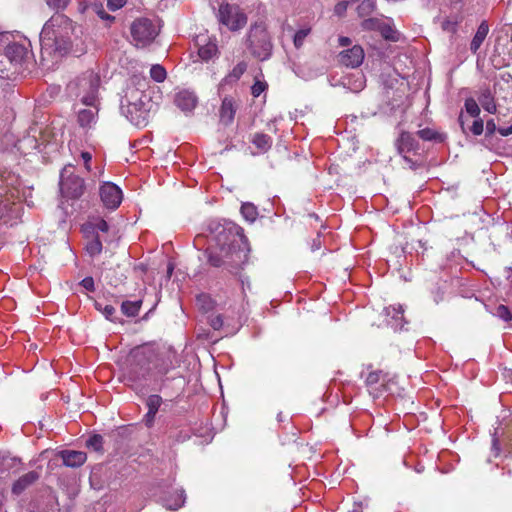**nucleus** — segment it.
<instances>
[{"instance_id":"obj_11","label":"nucleus","mask_w":512,"mask_h":512,"mask_svg":"<svg viewBox=\"0 0 512 512\" xmlns=\"http://www.w3.org/2000/svg\"><path fill=\"white\" fill-rule=\"evenodd\" d=\"M177 359L174 351L160 353L156 350V356L153 359L152 370L153 380L157 381L164 377L167 373L177 367Z\"/></svg>"},{"instance_id":"obj_5","label":"nucleus","mask_w":512,"mask_h":512,"mask_svg":"<svg viewBox=\"0 0 512 512\" xmlns=\"http://www.w3.org/2000/svg\"><path fill=\"white\" fill-rule=\"evenodd\" d=\"M245 46L252 57L266 61L273 53L272 37L263 21L252 24L247 32Z\"/></svg>"},{"instance_id":"obj_61","label":"nucleus","mask_w":512,"mask_h":512,"mask_svg":"<svg viewBox=\"0 0 512 512\" xmlns=\"http://www.w3.org/2000/svg\"><path fill=\"white\" fill-rule=\"evenodd\" d=\"M458 121H459L462 131L464 133H466V126H465L466 120H465V117L462 112L459 115Z\"/></svg>"},{"instance_id":"obj_45","label":"nucleus","mask_w":512,"mask_h":512,"mask_svg":"<svg viewBox=\"0 0 512 512\" xmlns=\"http://www.w3.org/2000/svg\"><path fill=\"white\" fill-rule=\"evenodd\" d=\"M12 203L7 198H0V219L7 216L13 209Z\"/></svg>"},{"instance_id":"obj_25","label":"nucleus","mask_w":512,"mask_h":512,"mask_svg":"<svg viewBox=\"0 0 512 512\" xmlns=\"http://www.w3.org/2000/svg\"><path fill=\"white\" fill-rule=\"evenodd\" d=\"M246 69H247V64L245 62H239L232 69V71L222 79L220 86H225L227 84L237 82L240 79V77L244 74Z\"/></svg>"},{"instance_id":"obj_55","label":"nucleus","mask_w":512,"mask_h":512,"mask_svg":"<svg viewBox=\"0 0 512 512\" xmlns=\"http://www.w3.org/2000/svg\"><path fill=\"white\" fill-rule=\"evenodd\" d=\"M156 414L157 413L152 411H147L145 414L143 421L148 428H151L154 425Z\"/></svg>"},{"instance_id":"obj_64","label":"nucleus","mask_w":512,"mask_h":512,"mask_svg":"<svg viewBox=\"0 0 512 512\" xmlns=\"http://www.w3.org/2000/svg\"><path fill=\"white\" fill-rule=\"evenodd\" d=\"M351 512H362L361 506H356Z\"/></svg>"},{"instance_id":"obj_19","label":"nucleus","mask_w":512,"mask_h":512,"mask_svg":"<svg viewBox=\"0 0 512 512\" xmlns=\"http://www.w3.org/2000/svg\"><path fill=\"white\" fill-rule=\"evenodd\" d=\"M174 102L183 112H191L197 104L196 95L188 90H182L176 93Z\"/></svg>"},{"instance_id":"obj_3","label":"nucleus","mask_w":512,"mask_h":512,"mask_svg":"<svg viewBox=\"0 0 512 512\" xmlns=\"http://www.w3.org/2000/svg\"><path fill=\"white\" fill-rule=\"evenodd\" d=\"M156 349L152 345H142L130 351L126 358L123 378L131 385L153 380L152 363Z\"/></svg>"},{"instance_id":"obj_51","label":"nucleus","mask_w":512,"mask_h":512,"mask_svg":"<svg viewBox=\"0 0 512 512\" xmlns=\"http://www.w3.org/2000/svg\"><path fill=\"white\" fill-rule=\"evenodd\" d=\"M93 227H94V229L104 232V233L108 232V230H109L108 223L102 218L96 219V221L93 223Z\"/></svg>"},{"instance_id":"obj_20","label":"nucleus","mask_w":512,"mask_h":512,"mask_svg":"<svg viewBox=\"0 0 512 512\" xmlns=\"http://www.w3.org/2000/svg\"><path fill=\"white\" fill-rule=\"evenodd\" d=\"M98 107L97 104L88 106L86 109L79 110L78 123L82 128H91L97 121Z\"/></svg>"},{"instance_id":"obj_43","label":"nucleus","mask_w":512,"mask_h":512,"mask_svg":"<svg viewBox=\"0 0 512 512\" xmlns=\"http://www.w3.org/2000/svg\"><path fill=\"white\" fill-rule=\"evenodd\" d=\"M496 316H498L499 318H501L502 320L508 322L510 320H512V313L510 312L509 308L505 305H499L497 308H496V312H495Z\"/></svg>"},{"instance_id":"obj_28","label":"nucleus","mask_w":512,"mask_h":512,"mask_svg":"<svg viewBox=\"0 0 512 512\" xmlns=\"http://www.w3.org/2000/svg\"><path fill=\"white\" fill-rule=\"evenodd\" d=\"M240 211L244 219L250 223H253L258 217V209L253 203H243Z\"/></svg>"},{"instance_id":"obj_52","label":"nucleus","mask_w":512,"mask_h":512,"mask_svg":"<svg viewBox=\"0 0 512 512\" xmlns=\"http://www.w3.org/2000/svg\"><path fill=\"white\" fill-rule=\"evenodd\" d=\"M126 2L127 0H108L107 6L110 10L115 11L122 8Z\"/></svg>"},{"instance_id":"obj_42","label":"nucleus","mask_w":512,"mask_h":512,"mask_svg":"<svg viewBox=\"0 0 512 512\" xmlns=\"http://www.w3.org/2000/svg\"><path fill=\"white\" fill-rule=\"evenodd\" d=\"M47 6L54 10H64L71 0H44Z\"/></svg>"},{"instance_id":"obj_56","label":"nucleus","mask_w":512,"mask_h":512,"mask_svg":"<svg viewBox=\"0 0 512 512\" xmlns=\"http://www.w3.org/2000/svg\"><path fill=\"white\" fill-rule=\"evenodd\" d=\"M81 158L84 161L85 169L89 172L91 171L90 162L92 160V155L90 152L84 151L81 153Z\"/></svg>"},{"instance_id":"obj_10","label":"nucleus","mask_w":512,"mask_h":512,"mask_svg":"<svg viewBox=\"0 0 512 512\" xmlns=\"http://www.w3.org/2000/svg\"><path fill=\"white\" fill-rule=\"evenodd\" d=\"M396 147L403 160L411 169L417 168V163L407 156V153L418 154L420 145L416 136L410 132H402L396 141Z\"/></svg>"},{"instance_id":"obj_14","label":"nucleus","mask_w":512,"mask_h":512,"mask_svg":"<svg viewBox=\"0 0 512 512\" xmlns=\"http://www.w3.org/2000/svg\"><path fill=\"white\" fill-rule=\"evenodd\" d=\"M364 56L363 48L360 45H354L339 54V62L346 67L356 68L362 64Z\"/></svg>"},{"instance_id":"obj_36","label":"nucleus","mask_w":512,"mask_h":512,"mask_svg":"<svg viewBox=\"0 0 512 512\" xmlns=\"http://www.w3.org/2000/svg\"><path fill=\"white\" fill-rule=\"evenodd\" d=\"M177 497L175 501L172 503L170 500H165V506L170 510H177L184 505L185 502V492L184 490H179L176 493Z\"/></svg>"},{"instance_id":"obj_53","label":"nucleus","mask_w":512,"mask_h":512,"mask_svg":"<svg viewBox=\"0 0 512 512\" xmlns=\"http://www.w3.org/2000/svg\"><path fill=\"white\" fill-rule=\"evenodd\" d=\"M348 1L343 0L338 2L334 7V12L338 16H342L347 10Z\"/></svg>"},{"instance_id":"obj_37","label":"nucleus","mask_w":512,"mask_h":512,"mask_svg":"<svg viewBox=\"0 0 512 512\" xmlns=\"http://www.w3.org/2000/svg\"><path fill=\"white\" fill-rule=\"evenodd\" d=\"M197 305L199 308L205 312H208L214 307V301L210 296L206 294H201L196 299Z\"/></svg>"},{"instance_id":"obj_57","label":"nucleus","mask_w":512,"mask_h":512,"mask_svg":"<svg viewBox=\"0 0 512 512\" xmlns=\"http://www.w3.org/2000/svg\"><path fill=\"white\" fill-rule=\"evenodd\" d=\"M496 131H498L496 123L493 119H490L486 122V134L493 135Z\"/></svg>"},{"instance_id":"obj_63","label":"nucleus","mask_w":512,"mask_h":512,"mask_svg":"<svg viewBox=\"0 0 512 512\" xmlns=\"http://www.w3.org/2000/svg\"><path fill=\"white\" fill-rule=\"evenodd\" d=\"M173 265L172 264H169L168 265V269H167V273H168V276H171L172 272H173Z\"/></svg>"},{"instance_id":"obj_6","label":"nucleus","mask_w":512,"mask_h":512,"mask_svg":"<svg viewBox=\"0 0 512 512\" xmlns=\"http://www.w3.org/2000/svg\"><path fill=\"white\" fill-rule=\"evenodd\" d=\"M100 76L92 70H88L71 81L67 89L71 95L79 98L86 106L98 104V90Z\"/></svg>"},{"instance_id":"obj_30","label":"nucleus","mask_w":512,"mask_h":512,"mask_svg":"<svg viewBox=\"0 0 512 512\" xmlns=\"http://www.w3.org/2000/svg\"><path fill=\"white\" fill-rule=\"evenodd\" d=\"M142 302L140 300L138 301H124L121 305V310L123 314H125L128 317H134L138 314L140 308H141Z\"/></svg>"},{"instance_id":"obj_23","label":"nucleus","mask_w":512,"mask_h":512,"mask_svg":"<svg viewBox=\"0 0 512 512\" xmlns=\"http://www.w3.org/2000/svg\"><path fill=\"white\" fill-rule=\"evenodd\" d=\"M489 33V25L486 20H483L480 25L477 28V31L475 35L473 36L471 43H470V51L473 54H476L483 44L484 40L486 39L487 35Z\"/></svg>"},{"instance_id":"obj_62","label":"nucleus","mask_w":512,"mask_h":512,"mask_svg":"<svg viewBox=\"0 0 512 512\" xmlns=\"http://www.w3.org/2000/svg\"><path fill=\"white\" fill-rule=\"evenodd\" d=\"M99 15H100V17H101V18H103V19H109V20L114 19V17H112V16H110V15H108V14L104 13V12L100 13Z\"/></svg>"},{"instance_id":"obj_7","label":"nucleus","mask_w":512,"mask_h":512,"mask_svg":"<svg viewBox=\"0 0 512 512\" xmlns=\"http://www.w3.org/2000/svg\"><path fill=\"white\" fill-rule=\"evenodd\" d=\"M130 33L135 46L146 47L155 40L159 29L151 19L141 17L132 22Z\"/></svg>"},{"instance_id":"obj_24","label":"nucleus","mask_w":512,"mask_h":512,"mask_svg":"<svg viewBox=\"0 0 512 512\" xmlns=\"http://www.w3.org/2000/svg\"><path fill=\"white\" fill-rule=\"evenodd\" d=\"M250 141L258 149L259 153L268 152L273 144L272 137L262 132L253 134Z\"/></svg>"},{"instance_id":"obj_21","label":"nucleus","mask_w":512,"mask_h":512,"mask_svg":"<svg viewBox=\"0 0 512 512\" xmlns=\"http://www.w3.org/2000/svg\"><path fill=\"white\" fill-rule=\"evenodd\" d=\"M39 477L40 475L36 471H30L22 475L18 480L14 482L12 486V493L15 495H20L29 486L35 483L39 479Z\"/></svg>"},{"instance_id":"obj_9","label":"nucleus","mask_w":512,"mask_h":512,"mask_svg":"<svg viewBox=\"0 0 512 512\" xmlns=\"http://www.w3.org/2000/svg\"><path fill=\"white\" fill-rule=\"evenodd\" d=\"M218 19L231 31H238L247 23V16L240 7L228 3L220 5Z\"/></svg>"},{"instance_id":"obj_1","label":"nucleus","mask_w":512,"mask_h":512,"mask_svg":"<svg viewBox=\"0 0 512 512\" xmlns=\"http://www.w3.org/2000/svg\"><path fill=\"white\" fill-rule=\"evenodd\" d=\"M209 247L205 250L208 263L237 273L248 261V240L242 229L231 222L213 220L208 224Z\"/></svg>"},{"instance_id":"obj_50","label":"nucleus","mask_w":512,"mask_h":512,"mask_svg":"<svg viewBox=\"0 0 512 512\" xmlns=\"http://www.w3.org/2000/svg\"><path fill=\"white\" fill-rule=\"evenodd\" d=\"M457 26V20L446 19L442 22V29L450 33H455L457 31Z\"/></svg>"},{"instance_id":"obj_35","label":"nucleus","mask_w":512,"mask_h":512,"mask_svg":"<svg viewBox=\"0 0 512 512\" xmlns=\"http://www.w3.org/2000/svg\"><path fill=\"white\" fill-rule=\"evenodd\" d=\"M384 21L378 18H367L361 23V27L364 30L379 31Z\"/></svg>"},{"instance_id":"obj_39","label":"nucleus","mask_w":512,"mask_h":512,"mask_svg":"<svg viewBox=\"0 0 512 512\" xmlns=\"http://www.w3.org/2000/svg\"><path fill=\"white\" fill-rule=\"evenodd\" d=\"M150 76L156 82H163L166 78V70L161 65H153L150 69Z\"/></svg>"},{"instance_id":"obj_17","label":"nucleus","mask_w":512,"mask_h":512,"mask_svg":"<svg viewBox=\"0 0 512 512\" xmlns=\"http://www.w3.org/2000/svg\"><path fill=\"white\" fill-rule=\"evenodd\" d=\"M198 45V55L203 61L208 62L209 60L217 57L218 46L216 39H204L201 37L198 39Z\"/></svg>"},{"instance_id":"obj_59","label":"nucleus","mask_w":512,"mask_h":512,"mask_svg":"<svg viewBox=\"0 0 512 512\" xmlns=\"http://www.w3.org/2000/svg\"><path fill=\"white\" fill-rule=\"evenodd\" d=\"M498 132L502 136H509L512 134V124L508 127L498 128Z\"/></svg>"},{"instance_id":"obj_22","label":"nucleus","mask_w":512,"mask_h":512,"mask_svg":"<svg viewBox=\"0 0 512 512\" xmlns=\"http://www.w3.org/2000/svg\"><path fill=\"white\" fill-rule=\"evenodd\" d=\"M61 458L65 466L74 468L83 465L87 456L82 451L65 450L61 452Z\"/></svg>"},{"instance_id":"obj_18","label":"nucleus","mask_w":512,"mask_h":512,"mask_svg":"<svg viewBox=\"0 0 512 512\" xmlns=\"http://www.w3.org/2000/svg\"><path fill=\"white\" fill-rule=\"evenodd\" d=\"M237 106L231 97H224L219 109L220 122L225 126L230 125L235 117Z\"/></svg>"},{"instance_id":"obj_32","label":"nucleus","mask_w":512,"mask_h":512,"mask_svg":"<svg viewBox=\"0 0 512 512\" xmlns=\"http://www.w3.org/2000/svg\"><path fill=\"white\" fill-rule=\"evenodd\" d=\"M417 136L424 141H442V136L431 128H424L417 132Z\"/></svg>"},{"instance_id":"obj_33","label":"nucleus","mask_w":512,"mask_h":512,"mask_svg":"<svg viewBox=\"0 0 512 512\" xmlns=\"http://www.w3.org/2000/svg\"><path fill=\"white\" fill-rule=\"evenodd\" d=\"M103 437L99 434H94L88 438L86 441V446L88 448L93 449L96 452H101L103 450Z\"/></svg>"},{"instance_id":"obj_2","label":"nucleus","mask_w":512,"mask_h":512,"mask_svg":"<svg viewBox=\"0 0 512 512\" xmlns=\"http://www.w3.org/2000/svg\"><path fill=\"white\" fill-rule=\"evenodd\" d=\"M75 29L74 23L66 15L54 14L41 30L40 42L42 49L51 50L59 55L77 54L78 51H73Z\"/></svg>"},{"instance_id":"obj_60","label":"nucleus","mask_w":512,"mask_h":512,"mask_svg":"<svg viewBox=\"0 0 512 512\" xmlns=\"http://www.w3.org/2000/svg\"><path fill=\"white\" fill-rule=\"evenodd\" d=\"M339 44L340 46L342 47H346V46H349L351 44V39L348 38V37H345V36H341L339 38Z\"/></svg>"},{"instance_id":"obj_49","label":"nucleus","mask_w":512,"mask_h":512,"mask_svg":"<svg viewBox=\"0 0 512 512\" xmlns=\"http://www.w3.org/2000/svg\"><path fill=\"white\" fill-rule=\"evenodd\" d=\"M208 322L214 330H220L223 326V318L221 315H210Z\"/></svg>"},{"instance_id":"obj_34","label":"nucleus","mask_w":512,"mask_h":512,"mask_svg":"<svg viewBox=\"0 0 512 512\" xmlns=\"http://www.w3.org/2000/svg\"><path fill=\"white\" fill-rule=\"evenodd\" d=\"M375 9L374 0H362L357 7L359 16L364 17L371 14Z\"/></svg>"},{"instance_id":"obj_26","label":"nucleus","mask_w":512,"mask_h":512,"mask_svg":"<svg viewBox=\"0 0 512 512\" xmlns=\"http://www.w3.org/2000/svg\"><path fill=\"white\" fill-rule=\"evenodd\" d=\"M353 77L355 78L353 83H351V80H352L351 77H345L343 79V85L353 92H359L365 86L364 76L361 73H357V74L353 75Z\"/></svg>"},{"instance_id":"obj_40","label":"nucleus","mask_w":512,"mask_h":512,"mask_svg":"<svg viewBox=\"0 0 512 512\" xmlns=\"http://www.w3.org/2000/svg\"><path fill=\"white\" fill-rule=\"evenodd\" d=\"M465 109H466V112L471 117H475L476 118L480 114V108H479L477 102L474 99H472V98L466 99V101H465Z\"/></svg>"},{"instance_id":"obj_4","label":"nucleus","mask_w":512,"mask_h":512,"mask_svg":"<svg viewBox=\"0 0 512 512\" xmlns=\"http://www.w3.org/2000/svg\"><path fill=\"white\" fill-rule=\"evenodd\" d=\"M145 87V80H132V84L127 86L121 98L123 113L137 125L146 120L151 106V97L145 92Z\"/></svg>"},{"instance_id":"obj_38","label":"nucleus","mask_w":512,"mask_h":512,"mask_svg":"<svg viewBox=\"0 0 512 512\" xmlns=\"http://www.w3.org/2000/svg\"><path fill=\"white\" fill-rule=\"evenodd\" d=\"M162 404L161 396L157 394L150 395L146 400L148 411L157 413Z\"/></svg>"},{"instance_id":"obj_8","label":"nucleus","mask_w":512,"mask_h":512,"mask_svg":"<svg viewBox=\"0 0 512 512\" xmlns=\"http://www.w3.org/2000/svg\"><path fill=\"white\" fill-rule=\"evenodd\" d=\"M60 191L64 197L79 198L85 188L84 180L77 175H74L73 166H65L60 174Z\"/></svg>"},{"instance_id":"obj_58","label":"nucleus","mask_w":512,"mask_h":512,"mask_svg":"<svg viewBox=\"0 0 512 512\" xmlns=\"http://www.w3.org/2000/svg\"><path fill=\"white\" fill-rule=\"evenodd\" d=\"M492 451L494 452L495 456H498L500 453L499 440L495 436H493V439H492Z\"/></svg>"},{"instance_id":"obj_48","label":"nucleus","mask_w":512,"mask_h":512,"mask_svg":"<svg viewBox=\"0 0 512 512\" xmlns=\"http://www.w3.org/2000/svg\"><path fill=\"white\" fill-rule=\"evenodd\" d=\"M267 84L265 82L256 81L251 87V94L254 97H259L265 91Z\"/></svg>"},{"instance_id":"obj_13","label":"nucleus","mask_w":512,"mask_h":512,"mask_svg":"<svg viewBox=\"0 0 512 512\" xmlns=\"http://www.w3.org/2000/svg\"><path fill=\"white\" fill-rule=\"evenodd\" d=\"M99 195L103 205L110 210H115L122 202V190L112 182H104L99 188Z\"/></svg>"},{"instance_id":"obj_47","label":"nucleus","mask_w":512,"mask_h":512,"mask_svg":"<svg viewBox=\"0 0 512 512\" xmlns=\"http://www.w3.org/2000/svg\"><path fill=\"white\" fill-rule=\"evenodd\" d=\"M483 128H484V123H483V120L482 119H475L471 125V127H469V131L475 135V136H479L482 134L483 132Z\"/></svg>"},{"instance_id":"obj_31","label":"nucleus","mask_w":512,"mask_h":512,"mask_svg":"<svg viewBox=\"0 0 512 512\" xmlns=\"http://www.w3.org/2000/svg\"><path fill=\"white\" fill-rule=\"evenodd\" d=\"M102 242L99 236H95L86 244V251L91 257H95L102 252Z\"/></svg>"},{"instance_id":"obj_16","label":"nucleus","mask_w":512,"mask_h":512,"mask_svg":"<svg viewBox=\"0 0 512 512\" xmlns=\"http://www.w3.org/2000/svg\"><path fill=\"white\" fill-rule=\"evenodd\" d=\"M386 323L394 330L402 329L404 322V309L402 305H392L384 309Z\"/></svg>"},{"instance_id":"obj_54","label":"nucleus","mask_w":512,"mask_h":512,"mask_svg":"<svg viewBox=\"0 0 512 512\" xmlns=\"http://www.w3.org/2000/svg\"><path fill=\"white\" fill-rule=\"evenodd\" d=\"M81 286L85 288L87 291H94L95 285H94V279L92 277H85L81 282Z\"/></svg>"},{"instance_id":"obj_41","label":"nucleus","mask_w":512,"mask_h":512,"mask_svg":"<svg viewBox=\"0 0 512 512\" xmlns=\"http://www.w3.org/2000/svg\"><path fill=\"white\" fill-rule=\"evenodd\" d=\"M309 33H310L309 28L300 29L295 33L293 42H294V45L296 48H300L303 45L304 40L309 35Z\"/></svg>"},{"instance_id":"obj_44","label":"nucleus","mask_w":512,"mask_h":512,"mask_svg":"<svg viewBox=\"0 0 512 512\" xmlns=\"http://www.w3.org/2000/svg\"><path fill=\"white\" fill-rule=\"evenodd\" d=\"M26 147H30L32 149H38L39 148V142L34 137H26L19 141V149L23 150Z\"/></svg>"},{"instance_id":"obj_12","label":"nucleus","mask_w":512,"mask_h":512,"mask_svg":"<svg viewBox=\"0 0 512 512\" xmlns=\"http://www.w3.org/2000/svg\"><path fill=\"white\" fill-rule=\"evenodd\" d=\"M390 382L389 375L382 370L370 371L365 376V384L373 398H378L388 391Z\"/></svg>"},{"instance_id":"obj_27","label":"nucleus","mask_w":512,"mask_h":512,"mask_svg":"<svg viewBox=\"0 0 512 512\" xmlns=\"http://www.w3.org/2000/svg\"><path fill=\"white\" fill-rule=\"evenodd\" d=\"M479 102L482 105L483 109L486 110L487 112H496V104L489 89H485L481 92L479 96Z\"/></svg>"},{"instance_id":"obj_46","label":"nucleus","mask_w":512,"mask_h":512,"mask_svg":"<svg viewBox=\"0 0 512 512\" xmlns=\"http://www.w3.org/2000/svg\"><path fill=\"white\" fill-rule=\"evenodd\" d=\"M96 308L101 311L108 320H112L113 315L116 313V309L112 305L102 307L101 303H96Z\"/></svg>"},{"instance_id":"obj_15","label":"nucleus","mask_w":512,"mask_h":512,"mask_svg":"<svg viewBox=\"0 0 512 512\" xmlns=\"http://www.w3.org/2000/svg\"><path fill=\"white\" fill-rule=\"evenodd\" d=\"M29 51L23 44L13 42L7 45L5 49V57L15 68L21 65L28 57Z\"/></svg>"},{"instance_id":"obj_29","label":"nucleus","mask_w":512,"mask_h":512,"mask_svg":"<svg viewBox=\"0 0 512 512\" xmlns=\"http://www.w3.org/2000/svg\"><path fill=\"white\" fill-rule=\"evenodd\" d=\"M379 32L384 39L393 42H397L400 37L399 32L387 22H383Z\"/></svg>"}]
</instances>
